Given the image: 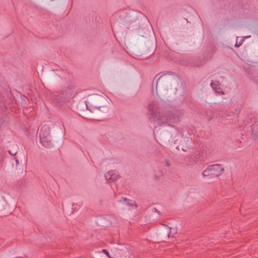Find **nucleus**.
<instances>
[{"label": "nucleus", "instance_id": "f257e3e1", "mask_svg": "<svg viewBox=\"0 0 258 258\" xmlns=\"http://www.w3.org/2000/svg\"><path fill=\"white\" fill-rule=\"evenodd\" d=\"M224 168L220 164H214L209 166L202 173L203 177L214 178L221 175Z\"/></svg>", "mask_w": 258, "mask_h": 258}, {"label": "nucleus", "instance_id": "f03ea898", "mask_svg": "<svg viewBox=\"0 0 258 258\" xmlns=\"http://www.w3.org/2000/svg\"><path fill=\"white\" fill-rule=\"evenodd\" d=\"M39 130V137L41 143L45 147H50L51 146L50 131L46 126H42Z\"/></svg>", "mask_w": 258, "mask_h": 258}, {"label": "nucleus", "instance_id": "7ed1b4c3", "mask_svg": "<svg viewBox=\"0 0 258 258\" xmlns=\"http://www.w3.org/2000/svg\"><path fill=\"white\" fill-rule=\"evenodd\" d=\"M118 176V175L113 171H109L105 174L106 180L109 182L116 180Z\"/></svg>", "mask_w": 258, "mask_h": 258}, {"label": "nucleus", "instance_id": "20e7f679", "mask_svg": "<svg viewBox=\"0 0 258 258\" xmlns=\"http://www.w3.org/2000/svg\"><path fill=\"white\" fill-rule=\"evenodd\" d=\"M211 85L212 86V87L216 91V92L217 93H219L220 92V88H217L215 86V85H216L213 82H212L211 83Z\"/></svg>", "mask_w": 258, "mask_h": 258}, {"label": "nucleus", "instance_id": "39448f33", "mask_svg": "<svg viewBox=\"0 0 258 258\" xmlns=\"http://www.w3.org/2000/svg\"><path fill=\"white\" fill-rule=\"evenodd\" d=\"M102 252H103L104 254H105L106 255H107L108 257H109V252L106 249H102Z\"/></svg>", "mask_w": 258, "mask_h": 258}, {"label": "nucleus", "instance_id": "423d86ee", "mask_svg": "<svg viewBox=\"0 0 258 258\" xmlns=\"http://www.w3.org/2000/svg\"><path fill=\"white\" fill-rule=\"evenodd\" d=\"M9 153L10 154L12 155H15L17 153V152L16 151H11V150L9 151Z\"/></svg>", "mask_w": 258, "mask_h": 258}]
</instances>
